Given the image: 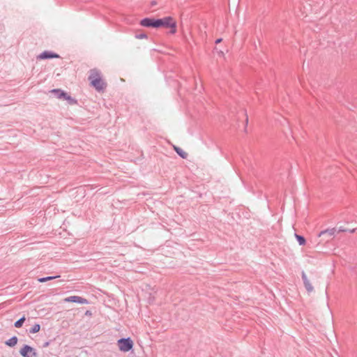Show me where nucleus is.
<instances>
[{
	"label": "nucleus",
	"instance_id": "1a4fd4ad",
	"mask_svg": "<svg viewBox=\"0 0 357 357\" xmlns=\"http://www.w3.org/2000/svg\"><path fill=\"white\" fill-rule=\"evenodd\" d=\"M51 92L52 93H54L57 96V98L60 99L64 98L66 100H69L70 98V96L67 95V93H66L63 91L61 89H52Z\"/></svg>",
	"mask_w": 357,
	"mask_h": 357
},
{
	"label": "nucleus",
	"instance_id": "7ed1b4c3",
	"mask_svg": "<svg viewBox=\"0 0 357 357\" xmlns=\"http://www.w3.org/2000/svg\"><path fill=\"white\" fill-rule=\"evenodd\" d=\"M119 350L123 352L130 351L133 347V342L130 337L120 338L117 341Z\"/></svg>",
	"mask_w": 357,
	"mask_h": 357
},
{
	"label": "nucleus",
	"instance_id": "6ab92c4d",
	"mask_svg": "<svg viewBox=\"0 0 357 357\" xmlns=\"http://www.w3.org/2000/svg\"><path fill=\"white\" fill-rule=\"evenodd\" d=\"M50 344V342H46L44 344H43V347H48Z\"/></svg>",
	"mask_w": 357,
	"mask_h": 357
},
{
	"label": "nucleus",
	"instance_id": "9b49d317",
	"mask_svg": "<svg viewBox=\"0 0 357 357\" xmlns=\"http://www.w3.org/2000/svg\"><path fill=\"white\" fill-rule=\"evenodd\" d=\"M17 341H18L17 337V336H13L12 337H10V339L7 340L5 342V344L6 346L10 347H13L14 346H15L17 344Z\"/></svg>",
	"mask_w": 357,
	"mask_h": 357
},
{
	"label": "nucleus",
	"instance_id": "6e6552de",
	"mask_svg": "<svg viewBox=\"0 0 357 357\" xmlns=\"http://www.w3.org/2000/svg\"><path fill=\"white\" fill-rule=\"evenodd\" d=\"M301 278L305 286V289L308 293H311L314 290V287L307 278V275L304 271L301 273Z\"/></svg>",
	"mask_w": 357,
	"mask_h": 357
},
{
	"label": "nucleus",
	"instance_id": "f257e3e1",
	"mask_svg": "<svg viewBox=\"0 0 357 357\" xmlns=\"http://www.w3.org/2000/svg\"><path fill=\"white\" fill-rule=\"evenodd\" d=\"M89 79L91 86L98 91H103L106 87V84L102 80L100 71L96 69H93L90 71Z\"/></svg>",
	"mask_w": 357,
	"mask_h": 357
},
{
	"label": "nucleus",
	"instance_id": "4468645a",
	"mask_svg": "<svg viewBox=\"0 0 357 357\" xmlns=\"http://www.w3.org/2000/svg\"><path fill=\"white\" fill-rule=\"evenodd\" d=\"M60 278V275H54V276H48V277H44V278H40L38 279V281L39 282H45L47 281H50L56 278Z\"/></svg>",
	"mask_w": 357,
	"mask_h": 357
},
{
	"label": "nucleus",
	"instance_id": "dca6fc26",
	"mask_svg": "<svg viewBox=\"0 0 357 357\" xmlns=\"http://www.w3.org/2000/svg\"><path fill=\"white\" fill-rule=\"evenodd\" d=\"M40 330V325L38 324H34L29 331L30 333H36Z\"/></svg>",
	"mask_w": 357,
	"mask_h": 357
},
{
	"label": "nucleus",
	"instance_id": "9d476101",
	"mask_svg": "<svg viewBox=\"0 0 357 357\" xmlns=\"http://www.w3.org/2000/svg\"><path fill=\"white\" fill-rule=\"evenodd\" d=\"M58 57H59L58 54L50 52H47V51L43 52L38 56V58L40 59H52V58H58Z\"/></svg>",
	"mask_w": 357,
	"mask_h": 357
},
{
	"label": "nucleus",
	"instance_id": "2eb2a0df",
	"mask_svg": "<svg viewBox=\"0 0 357 357\" xmlns=\"http://www.w3.org/2000/svg\"><path fill=\"white\" fill-rule=\"evenodd\" d=\"M26 320V318L24 316L22 317L20 319H19L18 320H17L15 323H14V326L15 328H20L22 326L24 322Z\"/></svg>",
	"mask_w": 357,
	"mask_h": 357
},
{
	"label": "nucleus",
	"instance_id": "aec40b11",
	"mask_svg": "<svg viewBox=\"0 0 357 357\" xmlns=\"http://www.w3.org/2000/svg\"><path fill=\"white\" fill-rule=\"evenodd\" d=\"M222 41V38H218L215 40V43H219Z\"/></svg>",
	"mask_w": 357,
	"mask_h": 357
},
{
	"label": "nucleus",
	"instance_id": "20e7f679",
	"mask_svg": "<svg viewBox=\"0 0 357 357\" xmlns=\"http://www.w3.org/2000/svg\"><path fill=\"white\" fill-rule=\"evenodd\" d=\"M19 352L22 357H37L38 356L36 349L28 344H24Z\"/></svg>",
	"mask_w": 357,
	"mask_h": 357
},
{
	"label": "nucleus",
	"instance_id": "423d86ee",
	"mask_svg": "<svg viewBox=\"0 0 357 357\" xmlns=\"http://www.w3.org/2000/svg\"><path fill=\"white\" fill-rule=\"evenodd\" d=\"M159 22H157L156 19L151 18H144L141 20L140 24L144 27H155L157 28V25Z\"/></svg>",
	"mask_w": 357,
	"mask_h": 357
},
{
	"label": "nucleus",
	"instance_id": "f03ea898",
	"mask_svg": "<svg viewBox=\"0 0 357 357\" xmlns=\"http://www.w3.org/2000/svg\"><path fill=\"white\" fill-rule=\"evenodd\" d=\"M156 20L157 22H159L157 25V28L160 26L170 27L172 29V33L176 32V22L172 17H165L162 19H156Z\"/></svg>",
	"mask_w": 357,
	"mask_h": 357
},
{
	"label": "nucleus",
	"instance_id": "0eeeda50",
	"mask_svg": "<svg viewBox=\"0 0 357 357\" xmlns=\"http://www.w3.org/2000/svg\"><path fill=\"white\" fill-rule=\"evenodd\" d=\"M65 301L66 302L77 303L79 304H89V301L84 298L78 296H71L67 297Z\"/></svg>",
	"mask_w": 357,
	"mask_h": 357
},
{
	"label": "nucleus",
	"instance_id": "ddd939ff",
	"mask_svg": "<svg viewBox=\"0 0 357 357\" xmlns=\"http://www.w3.org/2000/svg\"><path fill=\"white\" fill-rule=\"evenodd\" d=\"M295 237L300 245H305L306 243V240L303 236L299 235L295 233Z\"/></svg>",
	"mask_w": 357,
	"mask_h": 357
},
{
	"label": "nucleus",
	"instance_id": "39448f33",
	"mask_svg": "<svg viewBox=\"0 0 357 357\" xmlns=\"http://www.w3.org/2000/svg\"><path fill=\"white\" fill-rule=\"evenodd\" d=\"M348 229H346L345 228H344L343 227H340L338 230L336 229V228L333 227V228H331V229H325L324 231H321L319 236H321L323 235H325V234H328L330 237L331 236H335V234L336 233H339V232H344V231H347ZM349 231L350 233H354L355 231V229H350L349 230Z\"/></svg>",
	"mask_w": 357,
	"mask_h": 357
},
{
	"label": "nucleus",
	"instance_id": "f8f14e48",
	"mask_svg": "<svg viewBox=\"0 0 357 357\" xmlns=\"http://www.w3.org/2000/svg\"><path fill=\"white\" fill-rule=\"evenodd\" d=\"M174 151L182 158L185 159L188 157V153L178 146H174Z\"/></svg>",
	"mask_w": 357,
	"mask_h": 357
},
{
	"label": "nucleus",
	"instance_id": "f3484780",
	"mask_svg": "<svg viewBox=\"0 0 357 357\" xmlns=\"http://www.w3.org/2000/svg\"><path fill=\"white\" fill-rule=\"evenodd\" d=\"M135 38L137 39H146V38H147V35L144 33H142L136 34Z\"/></svg>",
	"mask_w": 357,
	"mask_h": 357
},
{
	"label": "nucleus",
	"instance_id": "a211bd4d",
	"mask_svg": "<svg viewBox=\"0 0 357 357\" xmlns=\"http://www.w3.org/2000/svg\"><path fill=\"white\" fill-rule=\"evenodd\" d=\"M85 315H86V316H88V317H91V316H92V312H91V311H90V310H86V311L85 312Z\"/></svg>",
	"mask_w": 357,
	"mask_h": 357
}]
</instances>
